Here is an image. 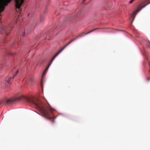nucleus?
Wrapping results in <instances>:
<instances>
[{
  "mask_svg": "<svg viewBox=\"0 0 150 150\" xmlns=\"http://www.w3.org/2000/svg\"><path fill=\"white\" fill-rule=\"evenodd\" d=\"M97 29H94V30H91V31H90V32H88V33H86V34H85V35H87V34H89V33H91V32H92L93 31H94V30H97Z\"/></svg>",
  "mask_w": 150,
  "mask_h": 150,
  "instance_id": "obj_13",
  "label": "nucleus"
},
{
  "mask_svg": "<svg viewBox=\"0 0 150 150\" xmlns=\"http://www.w3.org/2000/svg\"><path fill=\"white\" fill-rule=\"evenodd\" d=\"M8 28L6 27H2L0 31L1 34H5L6 35H8Z\"/></svg>",
  "mask_w": 150,
  "mask_h": 150,
  "instance_id": "obj_4",
  "label": "nucleus"
},
{
  "mask_svg": "<svg viewBox=\"0 0 150 150\" xmlns=\"http://www.w3.org/2000/svg\"><path fill=\"white\" fill-rule=\"evenodd\" d=\"M78 37V36L76 38H74L72 39L70 42H69L68 43H67V44H68V45H69L70 44L71 42H73V41L75 40Z\"/></svg>",
  "mask_w": 150,
  "mask_h": 150,
  "instance_id": "obj_11",
  "label": "nucleus"
},
{
  "mask_svg": "<svg viewBox=\"0 0 150 150\" xmlns=\"http://www.w3.org/2000/svg\"><path fill=\"white\" fill-rule=\"evenodd\" d=\"M68 45V44H67L65 45L61 50H60L53 57L52 59L51 60V62H52L55 57L59 54L61 52H62V50L65 48Z\"/></svg>",
  "mask_w": 150,
  "mask_h": 150,
  "instance_id": "obj_7",
  "label": "nucleus"
},
{
  "mask_svg": "<svg viewBox=\"0 0 150 150\" xmlns=\"http://www.w3.org/2000/svg\"><path fill=\"white\" fill-rule=\"evenodd\" d=\"M146 45L147 47H150V42H147Z\"/></svg>",
  "mask_w": 150,
  "mask_h": 150,
  "instance_id": "obj_12",
  "label": "nucleus"
},
{
  "mask_svg": "<svg viewBox=\"0 0 150 150\" xmlns=\"http://www.w3.org/2000/svg\"><path fill=\"white\" fill-rule=\"evenodd\" d=\"M9 99L5 98L3 99H1L0 100V106L3 105L4 104H7L9 103Z\"/></svg>",
  "mask_w": 150,
  "mask_h": 150,
  "instance_id": "obj_6",
  "label": "nucleus"
},
{
  "mask_svg": "<svg viewBox=\"0 0 150 150\" xmlns=\"http://www.w3.org/2000/svg\"><path fill=\"white\" fill-rule=\"evenodd\" d=\"M20 16H18L17 17V18L16 19V22H18V21H19V18H20Z\"/></svg>",
  "mask_w": 150,
  "mask_h": 150,
  "instance_id": "obj_14",
  "label": "nucleus"
},
{
  "mask_svg": "<svg viewBox=\"0 0 150 150\" xmlns=\"http://www.w3.org/2000/svg\"><path fill=\"white\" fill-rule=\"evenodd\" d=\"M86 0H83V2H84Z\"/></svg>",
  "mask_w": 150,
  "mask_h": 150,
  "instance_id": "obj_17",
  "label": "nucleus"
},
{
  "mask_svg": "<svg viewBox=\"0 0 150 150\" xmlns=\"http://www.w3.org/2000/svg\"><path fill=\"white\" fill-rule=\"evenodd\" d=\"M52 62H51H51H50V63L48 65V66L47 68V69H46L43 72V75H45V74L46 73V71L48 69L49 67H50V66L51 65V63H52Z\"/></svg>",
  "mask_w": 150,
  "mask_h": 150,
  "instance_id": "obj_9",
  "label": "nucleus"
},
{
  "mask_svg": "<svg viewBox=\"0 0 150 150\" xmlns=\"http://www.w3.org/2000/svg\"><path fill=\"white\" fill-rule=\"evenodd\" d=\"M21 100L25 101L28 103L34 105L45 118L49 120L52 119L53 120L55 118L53 117V113L55 110L51 107L47 102L48 104H46L40 99L35 100L34 98H29L23 96L10 98V103Z\"/></svg>",
  "mask_w": 150,
  "mask_h": 150,
  "instance_id": "obj_1",
  "label": "nucleus"
},
{
  "mask_svg": "<svg viewBox=\"0 0 150 150\" xmlns=\"http://www.w3.org/2000/svg\"><path fill=\"white\" fill-rule=\"evenodd\" d=\"M4 86L5 87L8 86L9 84V77L8 76L6 78L3 82Z\"/></svg>",
  "mask_w": 150,
  "mask_h": 150,
  "instance_id": "obj_5",
  "label": "nucleus"
},
{
  "mask_svg": "<svg viewBox=\"0 0 150 150\" xmlns=\"http://www.w3.org/2000/svg\"><path fill=\"white\" fill-rule=\"evenodd\" d=\"M33 79L32 78H30L28 79L26 82V83L27 84H29L30 82H32L33 81Z\"/></svg>",
  "mask_w": 150,
  "mask_h": 150,
  "instance_id": "obj_8",
  "label": "nucleus"
},
{
  "mask_svg": "<svg viewBox=\"0 0 150 150\" xmlns=\"http://www.w3.org/2000/svg\"><path fill=\"white\" fill-rule=\"evenodd\" d=\"M18 72V70H17L16 71L15 73V74H14L13 75V77H12V79H14L17 76V75Z\"/></svg>",
  "mask_w": 150,
  "mask_h": 150,
  "instance_id": "obj_10",
  "label": "nucleus"
},
{
  "mask_svg": "<svg viewBox=\"0 0 150 150\" xmlns=\"http://www.w3.org/2000/svg\"><path fill=\"white\" fill-rule=\"evenodd\" d=\"M12 0H10V2ZM24 0H15L16 2V6L17 11L20 12L21 11V7L23 2Z\"/></svg>",
  "mask_w": 150,
  "mask_h": 150,
  "instance_id": "obj_3",
  "label": "nucleus"
},
{
  "mask_svg": "<svg viewBox=\"0 0 150 150\" xmlns=\"http://www.w3.org/2000/svg\"><path fill=\"white\" fill-rule=\"evenodd\" d=\"M149 0H140L138 8L132 14L131 17L133 18V20L137 13L141 10L150 3V1L149 2Z\"/></svg>",
  "mask_w": 150,
  "mask_h": 150,
  "instance_id": "obj_2",
  "label": "nucleus"
},
{
  "mask_svg": "<svg viewBox=\"0 0 150 150\" xmlns=\"http://www.w3.org/2000/svg\"><path fill=\"white\" fill-rule=\"evenodd\" d=\"M148 80L149 81V80H150V78H148Z\"/></svg>",
  "mask_w": 150,
  "mask_h": 150,
  "instance_id": "obj_16",
  "label": "nucleus"
},
{
  "mask_svg": "<svg viewBox=\"0 0 150 150\" xmlns=\"http://www.w3.org/2000/svg\"><path fill=\"white\" fill-rule=\"evenodd\" d=\"M25 31H24L23 32V33L22 35L23 37H24L25 36Z\"/></svg>",
  "mask_w": 150,
  "mask_h": 150,
  "instance_id": "obj_15",
  "label": "nucleus"
}]
</instances>
